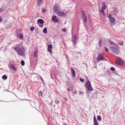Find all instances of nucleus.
<instances>
[{
	"instance_id": "nucleus-1",
	"label": "nucleus",
	"mask_w": 125,
	"mask_h": 125,
	"mask_svg": "<svg viewBox=\"0 0 125 125\" xmlns=\"http://www.w3.org/2000/svg\"><path fill=\"white\" fill-rule=\"evenodd\" d=\"M14 49L20 55L22 56L24 55V52L22 51L21 48L19 47V44L17 45L15 47Z\"/></svg>"
},
{
	"instance_id": "nucleus-2",
	"label": "nucleus",
	"mask_w": 125,
	"mask_h": 125,
	"mask_svg": "<svg viewBox=\"0 0 125 125\" xmlns=\"http://www.w3.org/2000/svg\"><path fill=\"white\" fill-rule=\"evenodd\" d=\"M108 17L110 20L111 25H114L115 23V20L114 18L111 16L110 14H108Z\"/></svg>"
},
{
	"instance_id": "nucleus-3",
	"label": "nucleus",
	"mask_w": 125,
	"mask_h": 125,
	"mask_svg": "<svg viewBox=\"0 0 125 125\" xmlns=\"http://www.w3.org/2000/svg\"><path fill=\"white\" fill-rule=\"evenodd\" d=\"M110 49L113 52L116 54H118L119 53V51L115 47H110Z\"/></svg>"
},
{
	"instance_id": "nucleus-4",
	"label": "nucleus",
	"mask_w": 125,
	"mask_h": 125,
	"mask_svg": "<svg viewBox=\"0 0 125 125\" xmlns=\"http://www.w3.org/2000/svg\"><path fill=\"white\" fill-rule=\"evenodd\" d=\"M104 59L102 54V53H99L97 57L96 60L98 62H100L101 60H103Z\"/></svg>"
},
{
	"instance_id": "nucleus-5",
	"label": "nucleus",
	"mask_w": 125,
	"mask_h": 125,
	"mask_svg": "<svg viewBox=\"0 0 125 125\" xmlns=\"http://www.w3.org/2000/svg\"><path fill=\"white\" fill-rule=\"evenodd\" d=\"M85 86L89 90L91 91L93 89L92 87L90 82L89 81H88L87 82Z\"/></svg>"
},
{
	"instance_id": "nucleus-6",
	"label": "nucleus",
	"mask_w": 125,
	"mask_h": 125,
	"mask_svg": "<svg viewBox=\"0 0 125 125\" xmlns=\"http://www.w3.org/2000/svg\"><path fill=\"white\" fill-rule=\"evenodd\" d=\"M73 37V39L72 41L73 42V44L75 45L77 40V36L76 34H75Z\"/></svg>"
},
{
	"instance_id": "nucleus-7",
	"label": "nucleus",
	"mask_w": 125,
	"mask_h": 125,
	"mask_svg": "<svg viewBox=\"0 0 125 125\" xmlns=\"http://www.w3.org/2000/svg\"><path fill=\"white\" fill-rule=\"evenodd\" d=\"M58 15L64 17L66 16V14L60 11H59L57 13Z\"/></svg>"
},
{
	"instance_id": "nucleus-8",
	"label": "nucleus",
	"mask_w": 125,
	"mask_h": 125,
	"mask_svg": "<svg viewBox=\"0 0 125 125\" xmlns=\"http://www.w3.org/2000/svg\"><path fill=\"white\" fill-rule=\"evenodd\" d=\"M94 125H99L98 121L95 116H94Z\"/></svg>"
},
{
	"instance_id": "nucleus-9",
	"label": "nucleus",
	"mask_w": 125,
	"mask_h": 125,
	"mask_svg": "<svg viewBox=\"0 0 125 125\" xmlns=\"http://www.w3.org/2000/svg\"><path fill=\"white\" fill-rule=\"evenodd\" d=\"M52 20L55 22H58V20L56 19V17L55 15H53L52 18Z\"/></svg>"
},
{
	"instance_id": "nucleus-10",
	"label": "nucleus",
	"mask_w": 125,
	"mask_h": 125,
	"mask_svg": "<svg viewBox=\"0 0 125 125\" xmlns=\"http://www.w3.org/2000/svg\"><path fill=\"white\" fill-rule=\"evenodd\" d=\"M53 10L54 11L56 14L59 11H58V7L56 6H55L53 8Z\"/></svg>"
},
{
	"instance_id": "nucleus-11",
	"label": "nucleus",
	"mask_w": 125,
	"mask_h": 125,
	"mask_svg": "<svg viewBox=\"0 0 125 125\" xmlns=\"http://www.w3.org/2000/svg\"><path fill=\"white\" fill-rule=\"evenodd\" d=\"M16 37L20 39H22L23 38V35L22 34H17L16 35Z\"/></svg>"
},
{
	"instance_id": "nucleus-12",
	"label": "nucleus",
	"mask_w": 125,
	"mask_h": 125,
	"mask_svg": "<svg viewBox=\"0 0 125 125\" xmlns=\"http://www.w3.org/2000/svg\"><path fill=\"white\" fill-rule=\"evenodd\" d=\"M81 12L83 18H84L87 17L86 16L85 14L84 11L83 10H82Z\"/></svg>"
},
{
	"instance_id": "nucleus-13",
	"label": "nucleus",
	"mask_w": 125,
	"mask_h": 125,
	"mask_svg": "<svg viewBox=\"0 0 125 125\" xmlns=\"http://www.w3.org/2000/svg\"><path fill=\"white\" fill-rule=\"evenodd\" d=\"M37 23L38 24V22L40 23L43 24L44 23V21L41 19H38L37 20Z\"/></svg>"
},
{
	"instance_id": "nucleus-14",
	"label": "nucleus",
	"mask_w": 125,
	"mask_h": 125,
	"mask_svg": "<svg viewBox=\"0 0 125 125\" xmlns=\"http://www.w3.org/2000/svg\"><path fill=\"white\" fill-rule=\"evenodd\" d=\"M43 0H38L37 1V5L39 6H40L42 4Z\"/></svg>"
},
{
	"instance_id": "nucleus-15",
	"label": "nucleus",
	"mask_w": 125,
	"mask_h": 125,
	"mask_svg": "<svg viewBox=\"0 0 125 125\" xmlns=\"http://www.w3.org/2000/svg\"><path fill=\"white\" fill-rule=\"evenodd\" d=\"M11 66L12 69L14 71H17V69L15 67L13 64H11Z\"/></svg>"
},
{
	"instance_id": "nucleus-16",
	"label": "nucleus",
	"mask_w": 125,
	"mask_h": 125,
	"mask_svg": "<svg viewBox=\"0 0 125 125\" xmlns=\"http://www.w3.org/2000/svg\"><path fill=\"white\" fill-rule=\"evenodd\" d=\"M109 43L110 44H111L113 45L114 46H115V47H118V45L117 44H116L114 43L113 42H111V41H109Z\"/></svg>"
},
{
	"instance_id": "nucleus-17",
	"label": "nucleus",
	"mask_w": 125,
	"mask_h": 125,
	"mask_svg": "<svg viewBox=\"0 0 125 125\" xmlns=\"http://www.w3.org/2000/svg\"><path fill=\"white\" fill-rule=\"evenodd\" d=\"M72 74V76L73 77H75V72L74 70L72 68L71 69Z\"/></svg>"
},
{
	"instance_id": "nucleus-18",
	"label": "nucleus",
	"mask_w": 125,
	"mask_h": 125,
	"mask_svg": "<svg viewBox=\"0 0 125 125\" xmlns=\"http://www.w3.org/2000/svg\"><path fill=\"white\" fill-rule=\"evenodd\" d=\"M102 7L101 9L104 10L106 8V6L105 5V3L104 2L102 4Z\"/></svg>"
},
{
	"instance_id": "nucleus-19",
	"label": "nucleus",
	"mask_w": 125,
	"mask_h": 125,
	"mask_svg": "<svg viewBox=\"0 0 125 125\" xmlns=\"http://www.w3.org/2000/svg\"><path fill=\"white\" fill-rule=\"evenodd\" d=\"M38 52L37 50H36L34 51V56L35 57H36L37 55Z\"/></svg>"
},
{
	"instance_id": "nucleus-20",
	"label": "nucleus",
	"mask_w": 125,
	"mask_h": 125,
	"mask_svg": "<svg viewBox=\"0 0 125 125\" xmlns=\"http://www.w3.org/2000/svg\"><path fill=\"white\" fill-rule=\"evenodd\" d=\"M118 60L120 62V63L121 64V65H122L123 64V62L122 60V59H121V58H118Z\"/></svg>"
},
{
	"instance_id": "nucleus-21",
	"label": "nucleus",
	"mask_w": 125,
	"mask_h": 125,
	"mask_svg": "<svg viewBox=\"0 0 125 125\" xmlns=\"http://www.w3.org/2000/svg\"><path fill=\"white\" fill-rule=\"evenodd\" d=\"M43 32L45 33H47V28H44L43 30Z\"/></svg>"
},
{
	"instance_id": "nucleus-22",
	"label": "nucleus",
	"mask_w": 125,
	"mask_h": 125,
	"mask_svg": "<svg viewBox=\"0 0 125 125\" xmlns=\"http://www.w3.org/2000/svg\"><path fill=\"white\" fill-rule=\"evenodd\" d=\"M97 119L98 121H101V118L100 115H98L97 116Z\"/></svg>"
},
{
	"instance_id": "nucleus-23",
	"label": "nucleus",
	"mask_w": 125,
	"mask_h": 125,
	"mask_svg": "<svg viewBox=\"0 0 125 125\" xmlns=\"http://www.w3.org/2000/svg\"><path fill=\"white\" fill-rule=\"evenodd\" d=\"M52 44H50L48 46V48L52 49Z\"/></svg>"
},
{
	"instance_id": "nucleus-24",
	"label": "nucleus",
	"mask_w": 125,
	"mask_h": 125,
	"mask_svg": "<svg viewBox=\"0 0 125 125\" xmlns=\"http://www.w3.org/2000/svg\"><path fill=\"white\" fill-rule=\"evenodd\" d=\"M2 78L4 80H6L7 79V77L6 75H4L2 76Z\"/></svg>"
},
{
	"instance_id": "nucleus-25",
	"label": "nucleus",
	"mask_w": 125,
	"mask_h": 125,
	"mask_svg": "<svg viewBox=\"0 0 125 125\" xmlns=\"http://www.w3.org/2000/svg\"><path fill=\"white\" fill-rule=\"evenodd\" d=\"M102 42L101 40H100L99 41V45L100 47L102 45Z\"/></svg>"
},
{
	"instance_id": "nucleus-26",
	"label": "nucleus",
	"mask_w": 125,
	"mask_h": 125,
	"mask_svg": "<svg viewBox=\"0 0 125 125\" xmlns=\"http://www.w3.org/2000/svg\"><path fill=\"white\" fill-rule=\"evenodd\" d=\"M34 29V27H32L30 28V30L32 31H33Z\"/></svg>"
},
{
	"instance_id": "nucleus-27",
	"label": "nucleus",
	"mask_w": 125,
	"mask_h": 125,
	"mask_svg": "<svg viewBox=\"0 0 125 125\" xmlns=\"http://www.w3.org/2000/svg\"><path fill=\"white\" fill-rule=\"evenodd\" d=\"M21 64L22 65H24L25 64V62L24 61L22 60L21 61Z\"/></svg>"
},
{
	"instance_id": "nucleus-28",
	"label": "nucleus",
	"mask_w": 125,
	"mask_h": 125,
	"mask_svg": "<svg viewBox=\"0 0 125 125\" xmlns=\"http://www.w3.org/2000/svg\"><path fill=\"white\" fill-rule=\"evenodd\" d=\"M79 94L80 95H83L84 94V93L83 92H81V91H79Z\"/></svg>"
},
{
	"instance_id": "nucleus-29",
	"label": "nucleus",
	"mask_w": 125,
	"mask_h": 125,
	"mask_svg": "<svg viewBox=\"0 0 125 125\" xmlns=\"http://www.w3.org/2000/svg\"><path fill=\"white\" fill-rule=\"evenodd\" d=\"M104 10L101 9V13L103 14H104Z\"/></svg>"
},
{
	"instance_id": "nucleus-30",
	"label": "nucleus",
	"mask_w": 125,
	"mask_h": 125,
	"mask_svg": "<svg viewBox=\"0 0 125 125\" xmlns=\"http://www.w3.org/2000/svg\"><path fill=\"white\" fill-rule=\"evenodd\" d=\"M111 70L112 71H114L115 70V69L114 67H112L111 68Z\"/></svg>"
},
{
	"instance_id": "nucleus-31",
	"label": "nucleus",
	"mask_w": 125,
	"mask_h": 125,
	"mask_svg": "<svg viewBox=\"0 0 125 125\" xmlns=\"http://www.w3.org/2000/svg\"><path fill=\"white\" fill-rule=\"evenodd\" d=\"M80 81L82 82H84V80L83 79H82L81 78H80Z\"/></svg>"
},
{
	"instance_id": "nucleus-32",
	"label": "nucleus",
	"mask_w": 125,
	"mask_h": 125,
	"mask_svg": "<svg viewBox=\"0 0 125 125\" xmlns=\"http://www.w3.org/2000/svg\"><path fill=\"white\" fill-rule=\"evenodd\" d=\"M104 49H105V51L107 52V51H108V49L107 47H104Z\"/></svg>"
},
{
	"instance_id": "nucleus-33",
	"label": "nucleus",
	"mask_w": 125,
	"mask_h": 125,
	"mask_svg": "<svg viewBox=\"0 0 125 125\" xmlns=\"http://www.w3.org/2000/svg\"><path fill=\"white\" fill-rule=\"evenodd\" d=\"M83 19L84 20V22L85 23L86 22H87V17L85 18H84Z\"/></svg>"
},
{
	"instance_id": "nucleus-34",
	"label": "nucleus",
	"mask_w": 125,
	"mask_h": 125,
	"mask_svg": "<svg viewBox=\"0 0 125 125\" xmlns=\"http://www.w3.org/2000/svg\"><path fill=\"white\" fill-rule=\"evenodd\" d=\"M39 94L41 96H42L43 95V94H42V91H40V93H39Z\"/></svg>"
},
{
	"instance_id": "nucleus-35",
	"label": "nucleus",
	"mask_w": 125,
	"mask_h": 125,
	"mask_svg": "<svg viewBox=\"0 0 125 125\" xmlns=\"http://www.w3.org/2000/svg\"><path fill=\"white\" fill-rule=\"evenodd\" d=\"M119 44L120 45H123V42L122 41V42H119Z\"/></svg>"
},
{
	"instance_id": "nucleus-36",
	"label": "nucleus",
	"mask_w": 125,
	"mask_h": 125,
	"mask_svg": "<svg viewBox=\"0 0 125 125\" xmlns=\"http://www.w3.org/2000/svg\"><path fill=\"white\" fill-rule=\"evenodd\" d=\"M51 49H48V50L49 52L50 53H51L52 52V50Z\"/></svg>"
},
{
	"instance_id": "nucleus-37",
	"label": "nucleus",
	"mask_w": 125,
	"mask_h": 125,
	"mask_svg": "<svg viewBox=\"0 0 125 125\" xmlns=\"http://www.w3.org/2000/svg\"><path fill=\"white\" fill-rule=\"evenodd\" d=\"M62 31H63L64 32H65L66 31V30L65 28H63L62 30Z\"/></svg>"
},
{
	"instance_id": "nucleus-38",
	"label": "nucleus",
	"mask_w": 125,
	"mask_h": 125,
	"mask_svg": "<svg viewBox=\"0 0 125 125\" xmlns=\"http://www.w3.org/2000/svg\"><path fill=\"white\" fill-rule=\"evenodd\" d=\"M55 103L58 104L59 103V101L57 99L55 101Z\"/></svg>"
},
{
	"instance_id": "nucleus-39",
	"label": "nucleus",
	"mask_w": 125,
	"mask_h": 125,
	"mask_svg": "<svg viewBox=\"0 0 125 125\" xmlns=\"http://www.w3.org/2000/svg\"><path fill=\"white\" fill-rule=\"evenodd\" d=\"M39 76L41 78V80L42 81V82H43V81L42 77L41 76Z\"/></svg>"
},
{
	"instance_id": "nucleus-40",
	"label": "nucleus",
	"mask_w": 125,
	"mask_h": 125,
	"mask_svg": "<svg viewBox=\"0 0 125 125\" xmlns=\"http://www.w3.org/2000/svg\"><path fill=\"white\" fill-rule=\"evenodd\" d=\"M46 10V9H43L42 10L43 12H44Z\"/></svg>"
},
{
	"instance_id": "nucleus-41",
	"label": "nucleus",
	"mask_w": 125,
	"mask_h": 125,
	"mask_svg": "<svg viewBox=\"0 0 125 125\" xmlns=\"http://www.w3.org/2000/svg\"><path fill=\"white\" fill-rule=\"evenodd\" d=\"M63 125H68L66 123H63Z\"/></svg>"
},
{
	"instance_id": "nucleus-42",
	"label": "nucleus",
	"mask_w": 125,
	"mask_h": 125,
	"mask_svg": "<svg viewBox=\"0 0 125 125\" xmlns=\"http://www.w3.org/2000/svg\"><path fill=\"white\" fill-rule=\"evenodd\" d=\"M65 100L66 101H67L68 99H67V98H65Z\"/></svg>"
},
{
	"instance_id": "nucleus-43",
	"label": "nucleus",
	"mask_w": 125,
	"mask_h": 125,
	"mask_svg": "<svg viewBox=\"0 0 125 125\" xmlns=\"http://www.w3.org/2000/svg\"><path fill=\"white\" fill-rule=\"evenodd\" d=\"M73 93L74 94H76V91H74V92H73Z\"/></svg>"
},
{
	"instance_id": "nucleus-44",
	"label": "nucleus",
	"mask_w": 125,
	"mask_h": 125,
	"mask_svg": "<svg viewBox=\"0 0 125 125\" xmlns=\"http://www.w3.org/2000/svg\"><path fill=\"white\" fill-rule=\"evenodd\" d=\"M2 9L1 8H0V12H1V11L2 10Z\"/></svg>"
},
{
	"instance_id": "nucleus-45",
	"label": "nucleus",
	"mask_w": 125,
	"mask_h": 125,
	"mask_svg": "<svg viewBox=\"0 0 125 125\" xmlns=\"http://www.w3.org/2000/svg\"><path fill=\"white\" fill-rule=\"evenodd\" d=\"M40 26L41 27H42V26H43V25H41V26Z\"/></svg>"
},
{
	"instance_id": "nucleus-46",
	"label": "nucleus",
	"mask_w": 125,
	"mask_h": 125,
	"mask_svg": "<svg viewBox=\"0 0 125 125\" xmlns=\"http://www.w3.org/2000/svg\"><path fill=\"white\" fill-rule=\"evenodd\" d=\"M67 91L68 92H69V88H68V89Z\"/></svg>"
},
{
	"instance_id": "nucleus-47",
	"label": "nucleus",
	"mask_w": 125,
	"mask_h": 125,
	"mask_svg": "<svg viewBox=\"0 0 125 125\" xmlns=\"http://www.w3.org/2000/svg\"><path fill=\"white\" fill-rule=\"evenodd\" d=\"M2 21V19L1 18H0V22L1 21Z\"/></svg>"
}]
</instances>
